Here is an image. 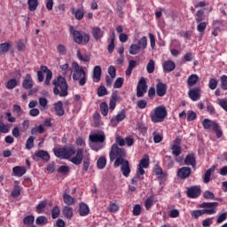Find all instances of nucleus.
Instances as JSON below:
<instances>
[{
    "label": "nucleus",
    "mask_w": 227,
    "mask_h": 227,
    "mask_svg": "<svg viewBox=\"0 0 227 227\" xmlns=\"http://www.w3.org/2000/svg\"><path fill=\"white\" fill-rule=\"evenodd\" d=\"M125 155V151L118 147L116 144L112 145L109 153L110 160L111 162H113V160H115L114 163V168H118L119 166H121V170L123 176L128 178L129 175H130V163H129V160L123 159Z\"/></svg>",
    "instance_id": "nucleus-1"
},
{
    "label": "nucleus",
    "mask_w": 227,
    "mask_h": 227,
    "mask_svg": "<svg viewBox=\"0 0 227 227\" xmlns=\"http://www.w3.org/2000/svg\"><path fill=\"white\" fill-rule=\"evenodd\" d=\"M53 153L59 159H67L75 166L81 165L84 157V149L75 151L74 146L55 148Z\"/></svg>",
    "instance_id": "nucleus-2"
},
{
    "label": "nucleus",
    "mask_w": 227,
    "mask_h": 227,
    "mask_svg": "<svg viewBox=\"0 0 227 227\" xmlns=\"http://www.w3.org/2000/svg\"><path fill=\"white\" fill-rule=\"evenodd\" d=\"M91 150L98 152L106 147V134L103 131L93 132L89 137Z\"/></svg>",
    "instance_id": "nucleus-3"
},
{
    "label": "nucleus",
    "mask_w": 227,
    "mask_h": 227,
    "mask_svg": "<svg viewBox=\"0 0 227 227\" xmlns=\"http://www.w3.org/2000/svg\"><path fill=\"white\" fill-rule=\"evenodd\" d=\"M148 166H150V156H148V154H145L137 165L136 176L131 180V184H133V185H137L138 182L144 180L145 169H146Z\"/></svg>",
    "instance_id": "nucleus-4"
},
{
    "label": "nucleus",
    "mask_w": 227,
    "mask_h": 227,
    "mask_svg": "<svg viewBox=\"0 0 227 227\" xmlns=\"http://www.w3.org/2000/svg\"><path fill=\"white\" fill-rule=\"evenodd\" d=\"M72 67L71 74L74 81H78L80 86H84L88 82V73L77 62H73Z\"/></svg>",
    "instance_id": "nucleus-5"
},
{
    "label": "nucleus",
    "mask_w": 227,
    "mask_h": 227,
    "mask_svg": "<svg viewBox=\"0 0 227 227\" xmlns=\"http://www.w3.org/2000/svg\"><path fill=\"white\" fill-rule=\"evenodd\" d=\"M53 84L55 86L53 90L55 95H59L60 97H67L68 95V85L63 76H59L54 80Z\"/></svg>",
    "instance_id": "nucleus-6"
},
{
    "label": "nucleus",
    "mask_w": 227,
    "mask_h": 227,
    "mask_svg": "<svg viewBox=\"0 0 227 227\" xmlns=\"http://www.w3.org/2000/svg\"><path fill=\"white\" fill-rule=\"evenodd\" d=\"M150 116L153 123H161V121L166 119V116H168V111L166 110V106H157L151 113Z\"/></svg>",
    "instance_id": "nucleus-7"
},
{
    "label": "nucleus",
    "mask_w": 227,
    "mask_h": 227,
    "mask_svg": "<svg viewBox=\"0 0 227 227\" xmlns=\"http://www.w3.org/2000/svg\"><path fill=\"white\" fill-rule=\"evenodd\" d=\"M202 127L205 130H213L214 133L216 134V137H223V130L221 129V126L215 121H212L210 119H204L202 121Z\"/></svg>",
    "instance_id": "nucleus-8"
},
{
    "label": "nucleus",
    "mask_w": 227,
    "mask_h": 227,
    "mask_svg": "<svg viewBox=\"0 0 227 227\" xmlns=\"http://www.w3.org/2000/svg\"><path fill=\"white\" fill-rule=\"evenodd\" d=\"M70 35H72L74 42L81 45V43H88L90 42V35L86 33L82 34L78 30H75L74 27H70Z\"/></svg>",
    "instance_id": "nucleus-9"
},
{
    "label": "nucleus",
    "mask_w": 227,
    "mask_h": 227,
    "mask_svg": "<svg viewBox=\"0 0 227 227\" xmlns=\"http://www.w3.org/2000/svg\"><path fill=\"white\" fill-rule=\"evenodd\" d=\"M217 207H219L218 202H203L199 206L200 208H206L204 211H213L214 213L207 214V215H214L217 214Z\"/></svg>",
    "instance_id": "nucleus-10"
},
{
    "label": "nucleus",
    "mask_w": 227,
    "mask_h": 227,
    "mask_svg": "<svg viewBox=\"0 0 227 227\" xmlns=\"http://www.w3.org/2000/svg\"><path fill=\"white\" fill-rule=\"evenodd\" d=\"M146 90H148V86H146V80L145 78H141L138 82L137 87V97L140 98L146 93Z\"/></svg>",
    "instance_id": "nucleus-11"
},
{
    "label": "nucleus",
    "mask_w": 227,
    "mask_h": 227,
    "mask_svg": "<svg viewBox=\"0 0 227 227\" xmlns=\"http://www.w3.org/2000/svg\"><path fill=\"white\" fill-rule=\"evenodd\" d=\"M188 95L191 100L198 102L201 98V89L200 87L190 89Z\"/></svg>",
    "instance_id": "nucleus-12"
},
{
    "label": "nucleus",
    "mask_w": 227,
    "mask_h": 227,
    "mask_svg": "<svg viewBox=\"0 0 227 227\" xmlns=\"http://www.w3.org/2000/svg\"><path fill=\"white\" fill-rule=\"evenodd\" d=\"M127 118V113L125 110H121L119 112L115 117L111 119V125L112 127H116L120 121H123Z\"/></svg>",
    "instance_id": "nucleus-13"
},
{
    "label": "nucleus",
    "mask_w": 227,
    "mask_h": 227,
    "mask_svg": "<svg viewBox=\"0 0 227 227\" xmlns=\"http://www.w3.org/2000/svg\"><path fill=\"white\" fill-rule=\"evenodd\" d=\"M166 93H168V85L158 81V83L156 84V95L158 97H164Z\"/></svg>",
    "instance_id": "nucleus-14"
},
{
    "label": "nucleus",
    "mask_w": 227,
    "mask_h": 227,
    "mask_svg": "<svg viewBox=\"0 0 227 227\" xmlns=\"http://www.w3.org/2000/svg\"><path fill=\"white\" fill-rule=\"evenodd\" d=\"M201 195V188L200 186H192L187 190L188 198H198Z\"/></svg>",
    "instance_id": "nucleus-15"
},
{
    "label": "nucleus",
    "mask_w": 227,
    "mask_h": 227,
    "mask_svg": "<svg viewBox=\"0 0 227 227\" xmlns=\"http://www.w3.org/2000/svg\"><path fill=\"white\" fill-rule=\"evenodd\" d=\"M22 86L25 90H31V88L35 86V82L33 81L30 74H27L23 78Z\"/></svg>",
    "instance_id": "nucleus-16"
},
{
    "label": "nucleus",
    "mask_w": 227,
    "mask_h": 227,
    "mask_svg": "<svg viewBox=\"0 0 227 227\" xmlns=\"http://www.w3.org/2000/svg\"><path fill=\"white\" fill-rule=\"evenodd\" d=\"M192 172V170L191 169V168L183 167L178 169L177 176H178V178H182L184 180L185 178H189V176H191Z\"/></svg>",
    "instance_id": "nucleus-17"
},
{
    "label": "nucleus",
    "mask_w": 227,
    "mask_h": 227,
    "mask_svg": "<svg viewBox=\"0 0 227 227\" xmlns=\"http://www.w3.org/2000/svg\"><path fill=\"white\" fill-rule=\"evenodd\" d=\"M102 77V67L96 66L93 69L92 81L93 82H100Z\"/></svg>",
    "instance_id": "nucleus-18"
},
{
    "label": "nucleus",
    "mask_w": 227,
    "mask_h": 227,
    "mask_svg": "<svg viewBox=\"0 0 227 227\" xmlns=\"http://www.w3.org/2000/svg\"><path fill=\"white\" fill-rule=\"evenodd\" d=\"M41 72H43V74H46L44 84L49 86L51 84V80L52 79V71H51L46 66H42Z\"/></svg>",
    "instance_id": "nucleus-19"
},
{
    "label": "nucleus",
    "mask_w": 227,
    "mask_h": 227,
    "mask_svg": "<svg viewBox=\"0 0 227 227\" xmlns=\"http://www.w3.org/2000/svg\"><path fill=\"white\" fill-rule=\"evenodd\" d=\"M91 35L94 40H101L104 37V30L98 27H94L91 29Z\"/></svg>",
    "instance_id": "nucleus-20"
},
{
    "label": "nucleus",
    "mask_w": 227,
    "mask_h": 227,
    "mask_svg": "<svg viewBox=\"0 0 227 227\" xmlns=\"http://www.w3.org/2000/svg\"><path fill=\"white\" fill-rule=\"evenodd\" d=\"M163 72H173L176 68V65L173 60H167L162 64Z\"/></svg>",
    "instance_id": "nucleus-21"
},
{
    "label": "nucleus",
    "mask_w": 227,
    "mask_h": 227,
    "mask_svg": "<svg viewBox=\"0 0 227 227\" xmlns=\"http://www.w3.org/2000/svg\"><path fill=\"white\" fill-rule=\"evenodd\" d=\"M62 198L65 205H67V207H72V205L75 204V198L67 192L63 193Z\"/></svg>",
    "instance_id": "nucleus-22"
},
{
    "label": "nucleus",
    "mask_w": 227,
    "mask_h": 227,
    "mask_svg": "<svg viewBox=\"0 0 227 227\" xmlns=\"http://www.w3.org/2000/svg\"><path fill=\"white\" fill-rule=\"evenodd\" d=\"M78 212L82 217H85V215L90 214V207H88L86 203L81 202Z\"/></svg>",
    "instance_id": "nucleus-23"
},
{
    "label": "nucleus",
    "mask_w": 227,
    "mask_h": 227,
    "mask_svg": "<svg viewBox=\"0 0 227 227\" xmlns=\"http://www.w3.org/2000/svg\"><path fill=\"white\" fill-rule=\"evenodd\" d=\"M215 211H205V209H197L192 212V217L193 219H198V217H201V215H205V214H214Z\"/></svg>",
    "instance_id": "nucleus-24"
},
{
    "label": "nucleus",
    "mask_w": 227,
    "mask_h": 227,
    "mask_svg": "<svg viewBox=\"0 0 227 227\" xmlns=\"http://www.w3.org/2000/svg\"><path fill=\"white\" fill-rule=\"evenodd\" d=\"M62 214L67 219L74 217V208L70 206H66L62 209Z\"/></svg>",
    "instance_id": "nucleus-25"
},
{
    "label": "nucleus",
    "mask_w": 227,
    "mask_h": 227,
    "mask_svg": "<svg viewBox=\"0 0 227 227\" xmlns=\"http://www.w3.org/2000/svg\"><path fill=\"white\" fill-rule=\"evenodd\" d=\"M26 167L16 166L12 168L14 176H24L26 175Z\"/></svg>",
    "instance_id": "nucleus-26"
},
{
    "label": "nucleus",
    "mask_w": 227,
    "mask_h": 227,
    "mask_svg": "<svg viewBox=\"0 0 227 227\" xmlns=\"http://www.w3.org/2000/svg\"><path fill=\"white\" fill-rule=\"evenodd\" d=\"M184 164L186 166H192V168H196V158L194 154H188L184 160Z\"/></svg>",
    "instance_id": "nucleus-27"
},
{
    "label": "nucleus",
    "mask_w": 227,
    "mask_h": 227,
    "mask_svg": "<svg viewBox=\"0 0 227 227\" xmlns=\"http://www.w3.org/2000/svg\"><path fill=\"white\" fill-rule=\"evenodd\" d=\"M200 80V77L197 74H192L187 79V85L189 88H192V86H196V82Z\"/></svg>",
    "instance_id": "nucleus-28"
},
{
    "label": "nucleus",
    "mask_w": 227,
    "mask_h": 227,
    "mask_svg": "<svg viewBox=\"0 0 227 227\" xmlns=\"http://www.w3.org/2000/svg\"><path fill=\"white\" fill-rule=\"evenodd\" d=\"M215 172V166L208 168L204 175V184H208L210 182V176H212V173Z\"/></svg>",
    "instance_id": "nucleus-29"
},
{
    "label": "nucleus",
    "mask_w": 227,
    "mask_h": 227,
    "mask_svg": "<svg viewBox=\"0 0 227 227\" xmlns=\"http://www.w3.org/2000/svg\"><path fill=\"white\" fill-rule=\"evenodd\" d=\"M221 24H223L221 21L219 20H215L213 22V31H212V35L213 36H219V31H221Z\"/></svg>",
    "instance_id": "nucleus-30"
},
{
    "label": "nucleus",
    "mask_w": 227,
    "mask_h": 227,
    "mask_svg": "<svg viewBox=\"0 0 227 227\" xmlns=\"http://www.w3.org/2000/svg\"><path fill=\"white\" fill-rule=\"evenodd\" d=\"M56 114L58 116H63L65 114V110L63 109V103L61 101H59L54 105Z\"/></svg>",
    "instance_id": "nucleus-31"
},
{
    "label": "nucleus",
    "mask_w": 227,
    "mask_h": 227,
    "mask_svg": "<svg viewBox=\"0 0 227 227\" xmlns=\"http://www.w3.org/2000/svg\"><path fill=\"white\" fill-rule=\"evenodd\" d=\"M49 101L45 98H39V109L40 111H46V109H49Z\"/></svg>",
    "instance_id": "nucleus-32"
},
{
    "label": "nucleus",
    "mask_w": 227,
    "mask_h": 227,
    "mask_svg": "<svg viewBox=\"0 0 227 227\" xmlns=\"http://www.w3.org/2000/svg\"><path fill=\"white\" fill-rule=\"evenodd\" d=\"M154 173L157 175L158 178H160V180H166V176H168L160 167H155Z\"/></svg>",
    "instance_id": "nucleus-33"
},
{
    "label": "nucleus",
    "mask_w": 227,
    "mask_h": 227,
    "mask_svg": "<svg viewBox=\"0 0 227 227\" xmlns=\"http://www.w3.org/2000/svg\"><path fill=\"white\" fill-rule=\"evenodd\" d=\"M93 125L94 127H102L104 125V122L100 121V114L96 113L93 115Z\"/></svg>",
    "instance_id": "nucleus-34"
},
{
    "label": "nucleus",
    "mask_w": 227,
    "mask_h": 227,
    "mask_svg": "<svg viewBox=\"0 0 227 227\" xmlns=\"http://www.w3.org/2000/svg\"><path fill=\"white\" fill-rule=\"evenodd\" d=\"M141 51H145V49H146V47H148V39L146 38V36H143L139 41H138V44H137Z\"/></svg>",
    "instance_id": "nucleus-35"
},
{
    "label": "nucleus",
    "mask_w": 227,
    "mask_h": 227,
    "mask_svg": "<svg viewBox=\"0 0 227 227\" xmlns=\"http://www.w3.org/2000/svg\"><path fill=\"white\" fill-rule=\"evenodd\" d=\"M12 49V44L10 43H4L0 44V54H6L8 51Z\"/></svg>",
    "instance_id": "nucleus-36"
},
{
    "label": "nucleus",
    "mask_w": 227,
    "mask_h": 227,
    "mask_svg": "<svg viewBox=\"0 0 227 227\" xmlns=\"http://www.w3.org/2000/svg\"><path fill=\"white\" fill-rule=\"evenodd\" d=\"M72 13L74 15L76 20H82L84 17V11L82 9H78L76 11L73 9Z\"/></svg>",
    "instance_id": "nucleus-37"
},
{
    "label": "nucleus",
    "mask_w": 227,
    "mask_h": 227,
    "mask_svg": "<svg viewBox=\"0 0 227 227\" xmlns=\"http://www.w3.org/2000/svg\"><path fill=\"white\" fill-rule=\"evenodd\" d=\"M27 5L30 12H35L38 8V0H27Z\"/></svg>",
    "instance_id": "nucleus-38"
},
{
    "label": "nucleus",
    "mask_w": 227,
    "mask_h": 227,
    "mask_svg": "<svg viewBox=\"0 0 227 227\" xmlns=\"http://www.w3.org/2000/svg\"><path fill=\"white\" fill-rule=\"evenodd\" d=\"M140 51H141V49L137 44L133 43L130 45L129 54H132V56H136L137 54H139Z\"/></svg>",
    "instance_id": "nucleus-39"
},
{
    "label": "nucleus",
    "mask_w": 227,
    "mask_h": 227,
    "mask_svg": "<svg viewBox=\"0 0 227 227\" xmlns=\"http://www.w3.org/2000/svg\"><path fill=\"white\" fill-rule=\"evenodd\" d=\"M106 164H107V160L104 156L100 157L97 161V166H98V169H104V168H106Z\"/></svg>",
    "instance_id": "nucleus-40"
},
{
    "label": "nucleus",
    "mask_w": 227,
    "mask_h": 227,
    "mask_svg": "<svg viewBox=\"0 0 227 227\" xmlns=\"http://www.w3.org/2000/svg\"><path fill=\"white\" fill-rule=\"evenodd\" d=\"M154 204H155V198L149 197L145 200V207L146 210H150V208H152V206Z\"/></svg>",
    "instance_id": "nucleus-41"
},
{
    "label": "nucleus",
    "mask_w": 227,
    "mask_h": 227,
    "mask_svg": "<svg viewBox=\"0 0 227 227\" xmlns=\"http://www.w3.org/2000/svg\"><path fill=\"white\" fill-rule=\"evenodd\" d=\"M35 155L43 160H49V159H51V156H49V153L45 151H38Z\"/></svg>",
    "instance_id": "nucleus-42"
},
{
    "label": "nucleus",
    "mask_w": 227,
    "mask_h": 227,
    "mask_svg": "<svg viewBox=\"0 0 227 227\" xmlns=\"http://www.w3.org/2000/svg\"><path fill=\"white\" fill-rule=\"evenodd\" d=\"M17 84H19V82L17 81V79H11L7 82L6 88L7 90H13L14 88L17 87Z\"/></svg>",
    "instance_id": "nucleus-43"
},
{
    "label": "nucleus",
    "mask_w": 227,
    "mask_h": 227,
    "mask_svg": "<svg viewBox=\"0 0 227 227\" xmlns=\"http://www.w3.org/2000/svg\"><path fill=\"white\" fill-rule=\"evenodd\" d=\"M59 214H61V209L59 206H55L51 210L52 219H58L59 217Z\"/></svg>",
    "instance_id": "nucleus-44"
},
{
    "label": "nucleus",
    "mask_w": 227,
    "mask_h": 227,
    "mask_svg": "<svg viewBox=\"0 0 227 227\" xmlns=\"http://www.w3.org/2000/svg\"><path fill=\"white\" fill-rule=\"evenodd\" d=\"M172 153L173 155H175V157H178V155H180V153H182V147H180V145L175 144L174 145H172Z\"/></svg>",
    "instance_id": "nucleus-45"
},
{
    "label": "nucleus",
    "mask_w": 227,
    "mask_h": 227,
    "mask_svg": "<svg viewBox=\"0 0 227 227\" xmlns=\"http://www.w3.org/2000/svg\"><path fill=\"white\" fill-rule=\"evenodd\" d=\"M57 52H59L60 56H67V46L64 44H58Z\"/></svg>",
    "instance_id": "nucleus-46"
},
{
    "label": "nucleus",
    "mask_w": 227,
    "mask_h": 227,
    "mask_svg": "<svg viewBox=\"0 0 227 227\" xmlns=\"http://www.w3.org/2000/svg\"><path fill=\"white\" fill-rule=\"evenodd\" d=\"M37 132L38 134H43V132H45V127H43V125L41 124L31 129V134H36Z\"/></svg>",
    "instance_id": "nucleus-47"
},
{
    "label": "nucleus",
    "mask_w": 227,
    "mask_h": 227,
    "mask_svg": "<svg viewBox=\"0 0 227 227\" xmlns=\"http://www.w3.org/2000/svg\"><path fill=\"white\" fill-rule=\"evenodd\" d=\"M146 70L148 74H153L155 72V61L151 59L147 64Z\"/></svg>",
    "instance_id": "nucleus-48"
},
{
    "label": "nucleus",
    "mask_w": 227,
    "mask_h": 227,
    "mask_svg": "<svg viewBox=\"0 0 227 227\" xmlns=\"http://www.w3.org/2000/svg\"><path fill=\"white\" fill-rule=\"evenodd\" d=\"M35 146V137L31 136L28 137L26 143V149L27 150H31Z\"/></svg>",
    "instance_id": "nucleus-49"
},
{
    "label": "nucleus",
    "mask_w": 227,
    "mask_h": 227,
    "mask_svg": "<svg viewBox=\"0 0 227 227\" xmlns=\"http://www.w3.org/2000/svg\"><path fill=\"white\" fill-rule=\"evenodd\" d=\"M16 47L20 51H26V42L23 39H20L16 43Z\"/></svg>",
    "instance_id": "nucleus-50"
},
{
    "label": "nucleus",
    "mask_w": 227,
    "mask_h": 227,
    "mask_svg": "<svg viewBox=\"0 0 227 227\" xmlns=\"http://www.w3.org/2000/svg\"><path fill=\"white\" fill-rule=\"evenodd\" d=\"M153 142L154 143H160L163 139V137H162V134L157 132V131H154L153 133Z\"/></svg>",
    "instance_id": "nucleus-51"
},
{
    "label": "nucleus",
    "mask_w": 227,
    "mask_h": 227,
    "mask_svg": "<svg viewBox=\"0 0 227 227\" xmlns=\"http://www.w3.org/2000/svg\"><path fill=\"white\" fill-rule=\"evenodd\" d=\"M100 111L103 116H107V113H109V106L106 105V103L100 104Z\"/></svg>",
    "instance_id": "nucleus-52"
},
{
    "label": "nucleus",
    "mask_w": 227,
    "mask_h": 227,
    "mask_svg": "<svg viewBox=\"0 0 227 227\" xmlns=\"http://www.w3.org/2000/svg\"><path fill=\"white\" fill-rule=\"evenodd\" d=\"M10 132V126L0 122V134H8Z\"/></svg>",
    "instance_id": "nucleus-53"
},
{
    "label": "nucleus",
    "mask_w": 227,
    "mask_h": 227,
    "mask_svg": "<svg viewBox=\"0 0 227 227\" xmlns=\"http://www.w3.org/2000/svg\"><path fill=\"white\" fill-rule=\"evenodd\" d=\"M12 111L17 114V116H22L24 114V110H22V107H20L19 105H14Z\"/></svg>",
    "instance_id": "nucleus-54"
},
{
    "label": "nucleus",
    "mask_w": 227,
    "mask_h": 227,
    "mask_svg": "<svg viewBox=\"0 0 227 227\" xmlns=\"http://www.w3.org/2000/svg\"><path fill=\"white\" fill-rule=\"evenodd\" d=\"M125 80L122 77H119L116 79L115 82L114 83V88L120 89L123 86V82Z\"/></svg>",
    "instance_id": "nucleus-55"
},
{
    "label": "nucleus",
    "mask_w": 227,
    "mask_h": 227,
    "mask_svg": "<svg viewBox=\"0 0 227 227\" xmlns=\"http://www.w3.org/2000/svg\"><path fill=\"white\" fill-rule=\"evenodd\" d=\"M77 58L80 59V61H84L85 63H88L90 61V56L83 55L81 53V51H77Z\"/></svg>",
    "instance_id": "nucleus-56"
},
{
    "label": "nucleus",
    "mask_w": 227,
    "mask_h": 227,
    "mask_svg": "<svg viewBox=\"0 0 227 227\" xmlns=\"http://www.w3.org/2000/svg\"><path fill=\"white\" fill-rule=\"evenodd\" d=\"M108 210L109 212H113V213L118 212V210H120V206H118V204L116 203L111 202L108 206Z\"/></svg>",
    "instance_id": "nucleus-57"
},
{
    "label": "nucleus",
    "mask_w": 227,
    "mask_h": 227,
    "mask_svg": "<svg viewBox=\"0 0 227 227\" xmlns=\"http://www.w3.org/2000/svg\"><path fill=\"white\" fill-rule=\"evenodd\" d=\"M45 207H47V202L45 201H42L40 202L37 207H36V212L37 214H42V212H43V208H45Z\"/></svg>",
    "instance_id": "nucleus-58"
},
{
    "label": "nucleus",
    "mask_w": 227,
    "mask_h": 227,
    "mask_svg": "<svg viewBox=\"0 0 227 227\" xmlns=\"http://www.w3.org/2000/svg\"><path fill=\"white\" fill-rule=\"evenodd\" d=\"M205 29H207V22L200 21L197 26V30L199 31V33H205Z\"/></svg>",
    "instance_id": "nucleus-59"
},
{
    "label": "nucleus",
    "mask_w": 227,
    "mask_h": 227,
    "mask_svg": "<svg viewBox=\"0 0 227 227\" xmlns=\"http://www.w3.org/2000/svg\"><path fill=\"white\" fill-rule=\"evenodd\" d=\"M24 224L31 225L35 223V216L33 215H28L24 218L23 220Z\"/></svg>",
    "instance_id": "nucleus-60"
},
{
    "label": "nucleus",
    "mask_w": 227,
    "mask_h": 227,
    "mask_svg": "<svg viewBox=\"0 0 227 227\" xmlns=\"http://www.w3.org/2000/svg\"><path fill=\"white\" fill-rule=\"evenodd\" d=\"M208 88L211 90H215V88H217V80L215 78H211L209 80Z\"/></svg>",
    "instance_id": "nucleus-61"
},
{
    "label": "nucleus",
    "mask_w": 227,
    "mask_h": 227,
    "mask_svg": "<svg viewBox=\"0 0 227 227\" xmlns=\"http://www.w3.org/2000/svg\"><path fill=\"white\" fill-rule=\"evenodd\" d=\"M141 205L137 204L133 207V215H141Z\"/></svg>",
    "instance_id": "nucleus-62"
},
{
    "label": "nucleus",
    "mask_w": 227,
    "mask_h": 227,
    "mask_svg": "<svg viewBox=\"0 0 227 227\" xmlns=\"http://www.w3.org/2000/svg\"><path fill=\"white\" fill-rule=\"evenodd\" d=\"M221 88H222V90H227V76L226 75H223L221 77Z\"/></svg>",
    "instance_id": "nucleus-63"
},
{
    "label": "nucleus",
    "mask_w": 227,
    "mask_h": 227,
    "mask_svg": "<svg viewBox=\"0 0 227 227\" xmlns=\"http://www.w3.org/2000/svg\"><path fill=\"white\" fill-rule=\"evenodd\" d=\"M216 104H218V106H221L227 112V98L217 99Z\"/></svg>",
    "instance_id": "nucleus-64"
}]
</instances>
